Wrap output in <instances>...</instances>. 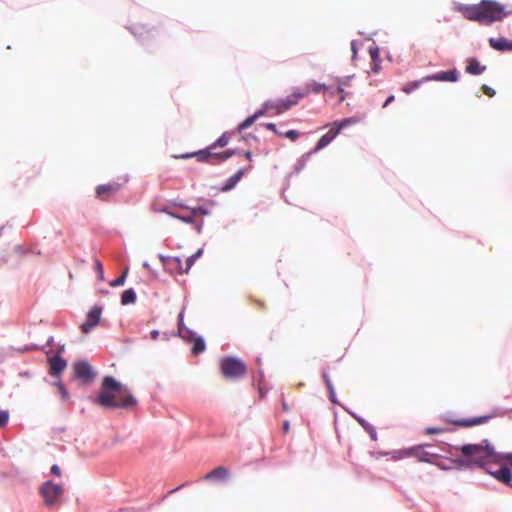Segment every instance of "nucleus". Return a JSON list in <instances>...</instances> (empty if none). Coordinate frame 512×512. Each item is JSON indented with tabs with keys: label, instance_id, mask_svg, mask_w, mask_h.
Returning <instances> with one entry per match:
<instances>
[{
	"label": "nucleus",
	"instance_id": "nucleus-1",
	"mask_svg": "<svg viewBox=\"0 0 512 512\" xmlns=\"http://www.w3.org/2000/svg\"><path fill=\"white\" fill-rule=\"evenodd\" d=\"M455 449L460 453V456L450 459V462L455 465L457 470L479 467L499 482L507 486L512 485V471L509 467L498 466L495 470L493 469L496 465L491 461L498 458L499 454L487 439L480 443L463 444L455 447Z\"/></svg>",
	"mask_w": 512,
	"mask_h": 512
},
{
	"label": "nucleus",
	"instance_id": "nucleus-2",
	"mask_svg": "<svg viewBox=\"0 0 512 512\" xmlns=\"http://www.w3.org/2000/svg\"><path fill=\"white\" fill-rule=\"evenodd\" d=\"M95 403L103 408L129 409L137 405V400L126 385L113 376L106 375L102 379Z\"/></svg>",
	"mask_w": 512,
	"mask_h": 512
},
{
	"label": "nucleus",
	"instance_id": "nucleus-3",
	"mask_svg": "<svg viewBox=\"0 0 512 512\" xmlns=\"http://www.w3.org/2000/svg\"><path fill=\"white\" fill-rule=\"evenodd\" d=\"M459 11L466 19L476 21L485 26L502 21L509 14V12L505 11L503 5L492 0H482L476 5H461Z\"/></svg>",
	"mask_w": 512,
	"mask_h": 512
},
{
	"label": "nucleus",
	"instance_id": "nucleus-4",
	"mask_svg": "<svg viewBox=\"0 0 512 512\" xmlns=\"http://www.w3.org/2000/svg\"><path fill=\"white\" fill-rule=\"evenodd\" d=\"M220 371L225 379L238 380L247 372V365L236 356H224L220 359Z\"/></svg>",
	"mask_w": 512,
	"mask_h": 512
},
{
	"label": "nucleus",
	"instance_id": "nucleus-5",
	"mask_svg": "<svg viewBox=\"0 0 512 512\" xmlns=\"http://www.w3.org/2000/svg\"><path fill=\"white\" fill-rule=\"evenodd\" d=\"M230 137H231V133L226 131L209 146H207L203 149H200L198 151L187 152V153L181 154L177 158H180V159L196 158L197 161L202 162V163L209 162V160L215 153L214 150L217 148H223V147L227 146L230 141Z\"/></svg>",
	"mask_w": 512,
	"mask_h": 512
},
{
	"label": "nucleus",
	"instance_id": "nucleus-6",
	"mask_svg": "<svg viewBox=\"0 0 512 512\" xmlns=\"http://www.w3.org/2000/svg\"><path fill=\"white\" fill-rule=\"evenodd\" d=\"M41 496L44 498L46 506L52 507L62 496L64 489L62 485L55 484L51 480L45 481L39 488Z\"/></svg>",
	"mask_w": 512,
	"mask_h": 512
},
{
	"label": "nucleus",
	"instance_id": "nucleus-7",
	"mask_svg": "<svg viewBox=\"0 0 512 512\" xmlns=\"http://www.w3.org/2000/svg\"><path fill=\"white\" fill-rule=\"evenodd\" d=\"M75 378L84 384H90L96 377V372L86 360H79L73 364Z\"/></svg>",
	"mask_w": 512,
	"mask_h": 512
},
{
	"label": "nucleus",
	"instance_id": "nucleus-8",
	"mask_svg": "<svg viewBox=\"0 0 512 512\" xmlns=\"http://www.w3.org/2000/svg\"><path fill=\"white\" fill-rule=\"evenodd\" d=\"M103 311V307L100 305H94L87 313L86 320L81 324L80 329L84 334H88L92 329H94L101 320V314Z\"/></svg>",
	"mask_w": 512,
	"mask_h": 512
},
{
	"label": "nucleus",
	"instance_id": "nucleus-9",
	"mask_svg": "<svg viewBox=\"0 0 512 512\" xmlns=\"http://www.w3.org/2000/svg\"><path fill=\"white\" fill-rule=\"evenodd\" d=\"M305 96V93L302 92H294L292 95L277 99L274 101V110H276V114H281L284 111L289 110L294 105L298 104V101Z\"/></svg>",
	"mask_w": 512,
	"mask_h": 512
},
{
	"label": "nucleus",
	"instance_id": "nucleus-10",
	"mask_svg": "<svg viewBox=\"0 0 512 512\" xmlns=\"http://www.w3.org/2000/svg\"><path fill=\"white\" fill-rule=\"evenodd\" d=\"M182 338L192 343L191 352L193 355H199L205 351L206 344L204 338L197 335L193 330L186 329V335H183Z\"/></svg>",
	"mask_w": 512,
	"mask_h": 512
},
{
	"label": "nucleus",
	"instance_id": "nucleus-11",
	"mask_svg": "<svg viewBox=\"0 0 512 512\" xmlns=\"http://www.w3.org/2000/svg\"><path fill=\"white\" fill-rule=\"evenodd\" d=\"M460 73L456 68L439 71L437 73L428 75L423 78L425 81H439V82H457L459 80Z\"/></svg>",
	"mask_w": 512,
	"mask_h": 512
},
{
	"label": "nucleus",
	"instance_id": "nucleus-12",
	"mask_svg": "<svg viewBox=\"0 0 512 512\" xmlns=\"http://www.w3.org/2000/svg\"><path fill=\"white\" fill-rule=\"evenodd\" d=\"M179 207L182 208V209L187 210V213L175 212L173 210H170L167 207H164V208L160 209V212L166 213L170 217L178 219V220H180V221H182L184 223L194 224L195 220H196V217H195V214H194L192 208H190V207H188L186 205H182V204H180Z\"/></svg>",
	"mask_w": 512,
	"mask_h": 512
},
{
	"label": "nucleus",
	"instance_id": "nucleus-13",
	"mask_svg": "<svg viewBox=\"0 0 512 512\" xmlns=\"http://www.w3.org/2000/svg\"><path fill=\"white\" fill-rule=\"evenodd\" d=\"M49 374L59 378L67 368V361L61 356L48 357Z\"/></svg>",
	"mask_w": 512,
	"mask_h": 512
},
{
	"label": "nucleus",
	"instance_id": "nucleus-14",
	"mask_svg": "<svg viewBox=\"0 0 512 512\" xmlns=\"http://www.w3.org/2000/svg\"><path fill=\"white\" fill-rule=\"evenodd\" d=\"M122 184L118 182H112L108 184L98 185L95 189L96 196L101 200H105L106 197L118 192L121 188Z\"/></svg>",
	"mask_w": 512,
	"mask_h": 512
},
{
	"label": "nucleus",
	"instance_id": "nucleus-15",
	"mask_svg": "<svg viewBox=\"0 0 512 512\" xmlns=\"http://www.w3.org/2000/svg\"><path fill=\"white\" fill-rule=\"evenodd\" d=\"M344 409L369 434L371 440H373V441L377 440V432H376L375 427L372 424H370L367 420H365L363 417L356 414L355 412H353L347 408H344Z\"/></svg>",
	"mask_w": 512,
	"mask_h": 512
},
{
	"label": "nucleus",
	"instance_id": "nucleus-16",
	"mask_svg": "<svg viewBox=\"0 0 512 512\" xmlns=\"http://www.w3.org/2000/svg\"><path fill=\"white\" fill-rule=\"evenodd\" d=\"M489 46L499 52H511L512 51V40L505 37L489 38Z\"/></svg>",
	"mask_w": 512,
	"mask_h": 512
},
{
	"label": "nucleus",
	"instance_id": "nucleus-17",
	"mask_svg": "<svg viewBox=\"0 0 512 512\" xmlns=\"http://www.w3.org/2000/svg\"><path fill=\"white\" fill-rule=\"evenodd\" d=\"M338 134V131H336L335 128L332 126L327 133H325L319 138L313 149V152H318L327 147L336 138Z\"/></svg>",
	"mask_w": 512,
	"mask_h": 512
},
{
	"label": "nucleus",
	"instance_id": "nucleus-18",
	"mask_svg": "<svg viewBox=\"0 0 512 512\" xmlns=\"http://www.w3.org/2000/svg\"><path fill=\"white\" fill-rule=\"evenodd\" d=\"M239 152L240 151L238 149L230 148L222 152L214 153L208 163L211 165L223 163L230 159L231 157H233L234 155L238 154Z\"/></svg>",
	"mask_w": 512,
	"mask_h": 512
},
{
	"label": "nucleus",
	"instance_id": "nucleus-19",
	"mask_svg": "<svg viewBox=\"0 0 512 512\" xmlns=\"http://www.w3.org/2000/svg\"><path fill=\"white\" fill-rule=\"evenodd\" d=\"M246 173V168H240L236 173L230 176L223 184L221 191L228 192L236 187Z\"/></svg>",
	"mask_w": 512,
	"mask_h": 512
},
{
	"label": "nucleus",
	"instance_id": "nucleus-20",
	"mask_svg": "<svg viewBox=\"0 0 512 512\" xmlns=\"http://www.w3.org/2000/svg\"><path fill=\"white\" fill-rule=\"evenodd\" d=\"M486 70V66L482 65L478 59L471 57L467 59L465 71L471 75H481Z\"/></svg>",
	"mask_w": 512,
	"mask_h": 512
},
{
	"label": "nucleus",
	"instance_id": "nucleus-21",
	"mask_svg": "<svg viewBox=\"0 0 512 512\" xmlns=\"http://www.w3.org/2000/svg\"><path fill=\"white\" fill-rule=\"evenodd\" d=\"M229 476V470L223 466H219L213 470H211L209 473H207L203 479L204 480H216V481H223Z\"/></svg>",
	"mask_w": 512,
	"mask_h": 512
},
{
	"label": "nucleus",
	"instance_id": "nucleus-22",
	"mask_svg": "<svg viewBox=\"0 0 512 512\" xmlns=\"http://www.w3.org/2000/svg\"><path fill=\"white\" fill-rule=\"evenodd\" d=\"M491 418L490 415L477 416L471 418H464L456 421V423L462 427H473L486 423Z\"/></svg>",
	"mask_w": 512,
	"mask_h": 512
},
{
	"label": "nucleus",
	"instance_id": "nucleus-23",
	"mask_svg": "<svg viewBox=\"0 0 512 512\" xmlns=\"http://www.w3.org/2000/svg\"><path fill=\"white\" fill-rule=\"evenodd\" d=\"M130 32L140 41L144 42L151 34L152 30H148L145 25H134L129 28Z\"/></svg>",
	"mask_w": 512,
	"mask_h": 512
},
{
	"label": "nucleus",
	"instance_id": "nucleus-24",
	"mask_svg": "<svg viewBox=\"0 0 512 512\" xmlns=\"http://www.w3.org/2000/svg\"><path fill=\"white\" fill-rule=\"evenodd\" d=\"M359 122V118L357 116H351L347 118H343L341 120L334 121L332 126L335 128L338 133H340L344 128L357 124Z\"/></svg>",
	"mask_w": 512,
	"mask_h": 512
},
{
	"label": "nucleus",
	"instance_id": "nucleus-25",
	"mask_svg": "<svg viewBox=\"0 0 512 512\" xmlns=\"http://www.w3.org/2000/svg\"><path fill=\"white\" fill-rule=\"evenodd\" d=\"M165 270L170 273H178V274L186 273V272H184L185 268H183L182 260L177 256H173V258H171V261H170V263H168Z\"/></svg>",
	"mask_w": 512,
	"mask_h": 512
},
{
	"label": "nucleus",
	"instance_id": "nucleus-26",
	"mask_svg": "<svg viewBox=\"0 0 512 512\" xmlns=\"http://www.w3.org/2000/svg\"><path fill=\"white\" fill-rule=\"evenodd\" d=\"M136 300L137 294L133 288H128L121 293L120 302L123 306L134 304Z\"/></svg>",
	"mask_w": 512,
	"mask_h": 512
},
{
	"label": "nucleus",
	"instance_id": "nucleus-27",
	"mask_svg": "<svg viewBox=\"0 0 512 512\" xmlns=\"http://www.w3.org/2000/svg\"><path fill=\"white\" fill-rule=\"evenodd\" d=\"M263 379H264V373L262 370H258L257 373H255L252 376V385L258 389V392H259V395L261 398H263L267 393V391L264 389V387L261 384Z\"/></svg>",
	"mask_w": 512,
	"mask_h": 512
},
{
	"label": "nucleus",
	"instance_id": "nucleus-28",
	"mask_svg": "<svg viewBox=\"0 0 512 512\" xmlns=\"http://www.w3.org/2000/svg\"><path fill=\"white\" fill-rule=\"evenodd\" d=\"M53 386H55L57 388L58 393L60 395V400H61L62 403L71 402L70 393L67 390V388L65 387V385L60 380L59 381H55L53 383Z\"/></svg>",
	"mask_w": 512,
	"mask_h": 512
},
{
	"label": "nucleus",
	"instance_id": "nucleus-29",
	"mask_svg": "<svg viewBox=\"0 0 512 512\" xmlns=\"http://www.w3.org/2000/svg\"><path fill=\"white\" fill-rule=\"evenodd\" d=\"M413 450H415L417 452L416 456L418 457L419 461H421V462L432 463L433 459L438 457L435 454H432L430 452L423 450L422 447H414Z\"/></svg>",
	"mask_w": 512,
	"mask_h": 512
},
{
	"label": "nucleus",
	"instance_id": "nucleus-30",
	"mask_svg": "<svg viewBox=\"0 0 512 512\" xmlns=\"http://www.w3.org/2000/svg\"><path fill=\"white\" fill-rule=\"evenodd\" d=\"M274 108V101L273 100H267L262 104V107L258 110H256L253 115L258 120L260 117L265 116L269 110H272Z\"/></svg>",
	"mask_w": 512,
	"mask_h": 512
},
{
	"label": "nucleus",
	"instance_id": "nucleus-31",
	"mask_svg": "<svg viewBox=\"0 0 512 512\" xmlns=\"http://www.w3.org/2000/svg\"><path fill=\"white\" fill-rule=\"evenodd\" d=\"M203 251L204 249L203 248H199L193 255L189 256L186 261H185V270L184 272H189V270L192 268V266L194 265V263L196 262V260H198L202 254H203Z\"/></svg>",
	"mask_w": 512,
	"mask_h": 512
},
{
	"label": "nucleus",
	"instance_id": "nucleus-32",
	"mask_svg": "<svg viewBox=\"0 0 512 512\" xmlns=\"http://www.w3.org/2000/svg\"><path fill=\"white\" fill-rule=\"evenodd\" d=\"M256 121H257L256 117L252 114V115L246 117L242 122H240L237 125L236 129L238 132L241 133L242 131L251 127Z\"/></svg>",
	"mask_w": 512,
	"mask_h": 512
},
{
	"label": "nucleus",
	"instance_id": "nucleus-33",
	"mask_svg": "<svg viewBox=\"0 0 512 512\" xmlns=\"http://www.w3.org/2000/svg\"><path fill=\"white\" fill-rule=\"evenodd\" d=\"M128 275V269H126L121 275L112 280L109 284L111 287H120L123 286L126 282V278Z\"/></svg>",
	"mask_w": 512,
	"mask_h": 512
},
{
	"label": "nucleus",
	"instance_id": "nucleus-34",
	"mask_svg": "<svg viewBox=\"0 0 512 512\" xmlns=\"http://www.w3.org/2000/svg\"><path fill=\"white\" fill-rule=\"evenodd\" d=\"M423 82H426L425 80H420V81H412V82H409L407 85H405L403 87V91L406 93V94H410L411 92L417 90L421 83Z\"/></svg>",
	"mask_w": 512,
	"mask_h": 512
},
{
	"label": "nucleus",
	"instance_id": "nucleus-35",
	"mask_svg": "<svg viewBox=\"0 0 512 512\" xmlns=\"http://www.w3.org/2000/svg\"><path fill=\"white\" fill-rule=\"evenodd\" d=\"M311 90L313 93L315 94H319L321 92H325L328 90V86L324 83H318V82H315L313 81L311 83Z\"/></svg>",
	"mask_w": 512,
	"mask_h": 512
},
{
	"label": "nucleus",
	"instance_id": "nucleus-36",
	"mask_svg": "<svg viewBox=\"0 0 512 512\" xmlns=\"http://www.w3.org/2000/svg\"><path fill=\"white\" fill-rule=\"evenodd\" d=\"M183 318H184L183 311H181L179 313L178 319H177L178 320V333L181 335V337L183 335H186V329H189L188 327L185 326Z\"/></svg>",
	"mask_w": 512,
	"mask_h": 512
},
{
	"label": "nucleus",
	"instance_id": "nucleus-37",
	"mask_svg": "<svg viewBox=\"0 0 512 512\" xmlns=\"http://www.w3.org/2000/svg\"><path fill=\"white\" fill-rule=\"evenodd\" d=\"M194 214H195V217L196 219L200 216H205V215H209V210L204 207V206H196L194 208H192Z\"/></svg>",
	"mask_w": 512,
	"mask_h": 512
},
{
	"label": "nucleus",
	"instance_id": "nucleus-38",
	"mask_svg": "<svg viewBox=\"0 0 512 512\" xmlns=\"http://www.w3.org/2000/svg\"><path fill=\"white\" fill-rule=\"evenodd\" d=\"M300 136V132L298 130H288L283 134L284 138H288L291 141H296Z\"/></svg>",
	"mask_w": 512,
	"mask_h": 512
},
{
	"label": "nucleus",
	"instance_id": "nucleus-39",
	"mask_svg": "<svg viewBox=\"0 0 512 512\" xmlns=\"http://www.w3.org/2000/svg\"><path fill=\"white\" fill-rule=\"evenodd\" d=\"M354 77V75L344 76V77H336V82L338 86L345 87L349 86L350 80Z\"/></svg>",
	"mask_w": 512,
	"mask_h": 512
},
{
	"label": "nucleus",
	"instance_id": "nucleus-40",
	"mask_svg": "<svg viewBox=\"0 0 512 512\" xmlns=\"http://www.w3.org/2000/svg\"><path fill=\"white\" fill-rule=\"evenodd\" d=\"M9 421V412L7 410H0V428L7 425Z\"/></svg>",
	"mask_w": 512,
	"mask_h": 512
},
{
	"label": "nucleus",
	"instance_id": "nucleus-41",
	"mask_svg": "<svg viewBox=\"0 0 512 512\" xmlns=\"http://www.w3.org/2000/svg\"><path fill=\"white\" fill-rule=\"evenodd\" d=\"M369 54H370L372 62L375 63V62H379L380 61V54H379L378 47L370 48L369 49Z\"/></svg>",
	"mask_w": 512,
	"mask_h": 512
},
{
	"label": "nucleus",
	"instance_id": "nucleus-42",
	"mask_svg": "<svg viewBox=\"0 0 512 512\" xmlns=\"http://www.w3.org/2000/svg\"><path fill=\"white\" fill-rule=\"evenodd\" d=\"M327 390H328L329 400L331 401V403L336 404V405H340L339 401L337 400L334 387H331V388H329Z\"/></svg>",
	"mask_w": 512,
	"mask_h": 512
},
{
	"label": "nucleus",
	"instance_id": "nucleus-43",
	"mask_svg": "<svg viewBox=\"0 0 512 512\" xmlns=\"http://www.w3.org/2000/svg\"><path fill=\"white\" fill-rule=\"evenodd\" d=\"M95 268L98 272L99 278L103 279L104 278V269H103V265H102L101 261L98 259L95 260Z\"/></svg>",
	"mask_w": 512,
	"mask_h": 512
},
{
	"label": "nucleus",
	"instance_id": "nucleus-44",
	"mask_svg": "<svg viewBox=\"0 0 512 512\" xmlns=\"http://www.w3.org/2000/svg\"><path fill=\"white\" fill-rule=\"evenodd\" d=\"M481 90L484 94H486L489 97H493L495 95V90L491 88L490 86L483 84L481 87Z\"/></svg>",
	"mask_w": 512,
	"mask_h": 512
},
{
	"label": "nucleus",
	"instance_id": "nucleus-45",
	"mask_svg": "<svg viewBox=\"0 0 512 512\" xmlns=\"http://www.w3.org/2000/svg\"><path fill=\"white\" fill-rule=\"evenodd\" d=\"M322 378H323V381L326 385V388L329 389L331 387H334L333 384H332V381L328 375V373L326 371H323L322 373Z\"/></svg>",
	"mask_w": 512,
	"mask_h": 512
},
{
	"label": "nucleus",
	"instance_id": "nucleus-46",
	"mask_svg": "<svg viewBox=\"0 0 512 512\" xmlns=\"http://www.w3.org/2000/svg\"><path fill=\"white\" fill-rule=\"evenodd\" d=\"M158 258L159 260L161 261L164 269L166 268V266L168 265V263H170L171 261V258H173V256H165L163 254H159L158 255Z\"/></svg>",
	"mask_w": 512,
	"mask_h": 512
},
{
	"label": "nucleus",
	"instance_id": "nucleus-47",
	"mask_svg": "<svg viewBox=\"0 0 512 512\" xmlns=\"http://www.w3.org/2000/svg\"><path fill=\"white\" fill-rule=\"evenodd\" d=\"M336 92L340 96V99H339L340 102L344 101L346 96L348 95V93L345 92L344 87H341V86H337Z\"/></svg>",
	"mask_w": 512,
	"mask_h": 512
},
{
	"label": "nucleus",
	"instance_id": "nucleus-48",
	"mask_svg": "<svg viewBox=\"0 0 512 512\" xmlns=\"http://www.w3.org/2000/svg\"><path fill=\"white\" fill-rule=\"evenodd\" d=\"M442 431H443V429L438 428V427H428V428H426V430H425L426 434H430V435H432V434H438V433H440V432H442Z\"/></svg>",
	"mask_w": 512,
	"mask_h": 512
},
{
	"label": "nucleus",
	"instance_id": "nucleus-49",
	"mask_svg": "<svg viewBox=\"0 0 512 512\" xmlns=\"http://www.w3.org/2000/svg\"><path fill=\"white\" fill-rule=\"evenodd\" d=\"M305 162H306V159L305 157L303 156L300 160H298L297 164L295 165V170L297 172H299L300 170H302L305 166Z\"/></svg>",
	"mask_w": 512,
	"mask_h": 512
},
{
	"label": "nucleus",
	"instance_id": "nucleus-50",
	"mask_svg": "<svg viewBox=\"0 0 512 512\" xmlns=\"http://www.w3.org/2000/svg\"><path fill=\"white\" fill-rule=\"evenodd\" d=\"M50 473L54 476H60L61 470L60 467L57 464H54L50 468Z\"/></svg>",
	"mask_w": 512,
	"mask_h": 512
},
{
	"label": "nucleus",
	"instance_id": "nucleus-51",
	"mask_svg": "<svg viewBox=\"0 0 512 512\" xmlns=\"http://www.w3.org/2000/svg\"><path fill=\"white\" fill-rule=\"evenodd\" d=\"M194 224H195V230H196V232H197L198 234H201V233H202V229H203V225H204L203 220H200V221H196V220H195V223H194Z\"/></svg>",
	"mask_w": 512,
	"mask_h": 512
},
{
	"label": "nucleus",
	"instance_id": "nucleus-52",
	"mask_svg": "<svg viewBox=\"0 0 512 512\" xmlns=\"http://www.w3.org/2000/svg\"><path fill=\"white\" fill-rule=\"evenodd\" d=\"M395 99V96L394 95H389L386 100L384 101L382 107L383 108H386L387 106H389Z\"/></svg>",
	"mask_w": 512,
	"mask_h": 512
},
{
	"label": "nucleus",
	"instance_id": "nucleus-53",
	"mask_svg": "<svg viewBox=\"0 0 512 512\" xmlns=\"http://www.w3.org/2000/svg\"><path fill=\"white\" fill-rule=\"evenodd\" d=\"M264 127H265L267 130L272 131V132H276V129H277L276 124L271 123V122L265 123V124H264Z\"/></svg>",
	"mask_w": 512,
	"mask_h": 512
},
{
	"label": "nucleus",
	"instance_id": "nucleus-54",
	"mask_svg": "<svg viewBox=\"0 0 512 512\" xmlns=\"http://www.w3.org/2000/svg\"><path fill=\"white\" fill-rule=\"evenodd\" d=\"M159 335H160V332H159L158 330H156V329H154V330H152V331L150 332V338H151L152 340H157V339H158V337H159Z\"/></svg>",
	"mask_w": 512,
	"mask_h": 512
},
{
	"label": "nucleus",
	"instance_id": "nucleus-55",
	"mask_svg": "<svg viewBox=\"0 0 512 512\" xmlns=\"http://www.w3.org/2000/svg\"><path fill=\"white\" fill-rule=\"evenodd\" d=\"M436 465H437L441 470H444V471H447V470L452 469V467H451V466H448V465L444 464L443 462H438Z\"/></svg>",
	"mask_w": 512,
	"mask_h": 512
},
{
	"label": "nucleus",
	"instance_id": "nucleus-56",
	"mask_svg": "<svg viewBox=\"0 0 512 512\" xmlns=\"http://www.w3.org/2000/svg\"><path fill=\"white\" fill-rule=\"evenodd\" d=\"M351 51H352L353 55L356 56V54H357L356 40L351 41Z\"/></svg>",
	"mask_w": 512,
	"mask_h": 512
},
{
	"label": "nucleus",
	"instance_id": "nucleus-57",
	"mask_svg": "<svg viewBox=\"0 0 512 512\" xmlns=\"http://www.w3.org/2000/svg\"><path fill=\"white\" fill-rule=\"evenodd\" d=\"M186 485H187V483H184V484H182V485H180V486H178V487H176V488H174V489L170 490V491H169V494H173V493H175V492L179 491L180 489H182V488H183V487H185Z\"/></svg>",
	"mask_w": 512,
	"mask_h": 512
},
{
	"label": "nucleus",
	"instance_id": "nucleus-58",
	"mask_svg": "<svg viewBox=\"0 0 512 512\" xmlns=\"http://www.w3.org/2000/svg\"><path fill=\"white\" fill-rule=\"evenodd\" d=\"M244 155H245L247 160H249V161L252 160V153L250 151H245Z\"/></svg>",
	"mask_w": 512,
	"mask_h": 512
},
{
	"label": "nucleus",
	"instance_id": "nucleus-59",
	"mask_svg": "<svg viewBox=\"0 0 512 512\" xmlns=\"http://www.w3.org/2000/svg\"><path fill=\"white\" fill-rule=\"evenodd\" d=\"M504 458L509 461L510 463H512V453H507L504 455Z\"/></svg>",
	"mask_w": 512,
	"mask_h": 512
},
{
	"label": "nucleus",
	"instance_id": "nucleus-60",
	"mask_svg": "<svg viewBox=\"0 0 512 512\" xmlns=\"http://www.w3.org/2000/svg\"><path fill=\"white\" fill-rule=\"evenodd\" d=\"M283 429H284V431H288V429H289V422L288 421H284Z\"/></svg>",
	"mask_w": 512,
	"mask_h": 512
},
{
	"label": "nucleus",
	"instance_id": "nucleus-61",
	"mask_svg": "<svg viewBox=\"0 0 512 512\" xmlns=\"http://www.w3.org/2000/svg\"><path fill=\"white\" fill-rule=\"evenodd\" d=\"M378 70H379V66H378L377 62H375V65L372 67V71H373L374 73H377V72H378Z\"/></svg>",
	"mask_w": 512,
	"mask_h": 512
},
{
	"label": "nucleus",
	"instance_id": "nucleus-62",
	"mask_svg": "<svg viewBox=\"0 0 512 512\" xmlns=\"http://www.w3.org/2000/svg\"><path fill=\"white\" fill-rule=\"evenodd\" d=\"M142 266H143V268H145V269H150V265H149V263H148L147 261L143 262V265H142Z\"/></svg>",
	"mask_w": 512,
	"mask_h": 512
},
{
	"label": "nucleus",
	"instance_id": "nucleus-63",
	"mask_svg": "<svg viewBox=\"0 0 512 512\" xmlns=\"http://www.w3.org/2000/svg\"><path fill=\"white\" fill-rule=\"evenodd\" d=\"M273 133L280 137H283V134H284V133L278 131V129H276V132H273Z\"/></svg>",
	"mask_w": 512,
	"mask_h": 512
},
{
	"label": "nucleus",
	"instance_id": "nucleus-64",
	"mask_svg": "<svg viewBox=\"0 0 512 512\" xmlns=\"http://www.w3.org/2000/svg\"><path fill=\"white\" fill-rule=\"evenodd\" d=\"M63 352H64V346L59 347V349H58V353H59V354H61V353H63Z\"/></svg>",
	"mask_w": 512,
	"mask_h": 512
}]
</instances>
